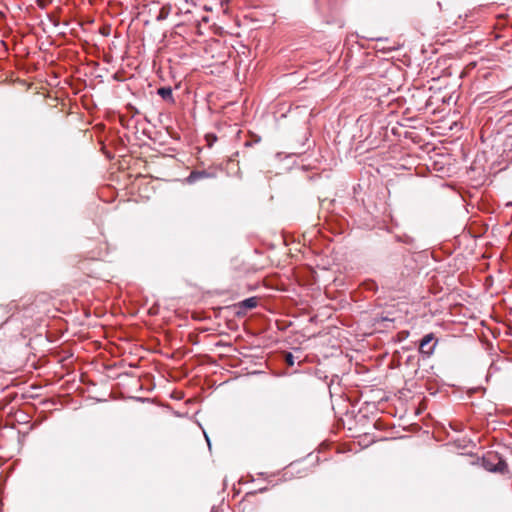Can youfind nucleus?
Returning a JSON list of instances; mask_svg holds the SVG:
<instances>
[{"instance_id": "13", "label": "nucleus", "mask_w": 512, "mask_h": 512, "mask_svg": "<svg viewBox=\"0 0 512 512\" xmlns=\"http://www.w3.org/2000/svg\"><path fill=\"white\" fill-rule=\"evenodd\" d=\"M93 128H95V129H98V128H104V126H103L102 124H97V125H95Z\"/></svg>"}, {"instance_id": "10", "label": "nucleus", "mask_w": 512, "mask_h": 512, "mask_svg": "<svg viewBox=\"0 0 512 512\" xmlns=\"http://www.w3.org/2000/svg\"><path fill=\"white\" fill-rule=\"evenodd\" d=\"M247 131H248L249 135L251 136V138L254 139V142H259L260 139L255 134H253L251 132V130H247Z\"/></svg>"}, {"instance_id": "6", "label": "nucleus", "mask_w": 512, "mask_h": 512, "mask_svg": "<svg viewBox=\"0 0 512 512\" xmlns=\"http://www.w3.org/2000/svg\"><path fill=\"white\" fill-rule=\"evenodd\" d=\"M206 176H207V173L205 171H194L188 177V181L189 182H194L197 179H200V178H203V177H206Z\"/></svg>"}, {"instance_id": "20", "label": "nucleus", "mask_w": 512, "mask_h": 512, "mask_svg": "<svg viewBox=\"0 0 512 512\" xmlns=\"http://www.w3.org/2000/svg\"><path fill=\"white\" fill-rule=\"evenodd\" d=\"M206 437V441L208 442V444L210 445V442H209V438L207 437V435H205Z\"/></svg>"}, {"instance_id": "19", "label": "nucleus", "mask_w": 512, "mask_h": 512, "mask_svg": "<svg viewBox=\"0 0 512 512\" xmlns=\"http://www.w3.org/2000/svg\"><path fill=\"white\" fill-rule=\"evenodd\" d=\"M165 131H166L167 135H170V131H171V130L166 129ZM171 136H173V135L171 134Z\"/></svg>"}, {"instance_id": "9", "label": "nucleus", "mask_w": 512, "mask_h": 512, "mask_svg": "<svg viewBox=\"0 0 512 512\" xmlns=\"http://www.w3.org/2000/svg\"><path fill=\"white\" fill-rule=\"evenodd\" d=\"M206 139L209 142V146H211L212 142L216 141L217 138L213 134H207Z\"/></svg>"}, {"instance_id": "4", "label": "nucleus", "mask_w": 512, "mask_h": 512, "mask_svg": "<svg viewBox=\"0 0 512 512\" xmlns=\"http://www.w3.org/2000/svg\"><path fill=\"white\" fill-rule=\"evenodd\" d=\"M258 304V300L256 297H250V298H247L245 300H243L241 303H240V307L245 309V310H250V309H253L257 306Z\"/></svg>"}, {"instance_id": "12", "label": "nucleus", "mask_w": 512, "mask_h": 512, "mask_svg": "<svg viewBox=\"0 0 512 512\" xmlns=\"http://www.w3.org/2000/svg\"><path fill=\"white\" fill-rule=\"evenodd\" d=\"M391 131H392V133H393L394 135H397V136H400V135H401L400 133H398V132H399V130L393 129V130H391Z\"/></svg>"}, {"instance_id": "5", "label": "nucleus", "mask_w": 512, "mask_h": 512, "mask_svg": "<svg viewBox=\"0 0 512 512\" xmlns=\"http://www.w3.org/2000/svg\"><path fill=\"white\" fill-rule=\"evenodd\" d=\"M171 12V6L170 5H164L160 8L158 15L156 16V20L161 22L168 18L169 14Z\"/></svg>"}, {"instance_id": "18", "label": "nucleus", "mask_w": 512, "mask_h": 512, "mask_svg": "<svg viewBox=\"0 0 512 512\" xmlns=\"http://www.w3.org/2000/svg\"><path fill=\"white\" fill-rule=\"evenodd\" d=\"M371 40H378V41H382L383 39L382 38H370Z\"/></svg>"}, {"instance_id": "14", "label": "nucleus", "mask_w": 512, "mask_h": 512, "mask_svg": "<svg viewBox=\"0 0 512 512\" xmlns=\"http://www.w3.org/2000/svg\"><path fill=\"white\" fill-rule=\"evenodd\" d=\"M456 126H457V122H453V123L450 125V127H449V128H450V129H453V128H455Z\"/></svg>"}, {"instance_id": "21", "label": "nucleus", "mask_w": 512, "mask_h": 512, "mask_svg": "<svg viewBox=\"0 0 512 512\" xmlns=\"http://www.w3.org/2000/svg\"><path fill=\"white\" fill-rule=\"evenodd\" d=\"M211 512H217L215 508H212Z\"/></svg>"}, {"instance_id": "16", "label": "nucleus", "mask_w": 512, "mask_h": 512, "mask_svg": "<svg viewBox=\"0 0 512 512\" xmlns=\"http://www.w3.org/2000/svg\"><path fill=\"white\" fill-rule=\"evenodd\" d=\"M265 491H267V488H266V487H264V488H260V489H259V492H260V493H263V492H265Z\"/></svg>"}, {"instance_id": "2", "label": "nucleus", "mask_w": 512, "mask_h": 512, "mask_svg": "<svg viewBox=\"0 0 512 512\" xmlns=\"http://www.w3.org/2000/svg\"><path fill=\"white\" fill-rule=\"evenodd\" d=\"M433 340H434L433 333L426 334L420 341L419 352L426 357H430L433 354L434 349L437 344V340H435L434 342H433Z\"/></svg>"}, {"instance_id": "1", "label": "nucleus", "mask_w": 512, "mask_h": 512, "mask_svg": "<svg viewBox=\"0 0 512 512\" xmlns=\"http://www.w3.org/2000/svg\"><path fill=\"white\" fill-rule=\"evenodd\" d=\"M483 467L489 472L505 473L508 470V465L502 458L498 457L497 454H489L483 458Z\"/></svg>"}, {"instance_id": "11", "label": "nucleus", "mask_w": 512, "mask_h": 512, "mask_svg": "<svg viewBox=\"0 0 512 512\" xmlns=\"http://www.w3.org/2000/svg\"><path fill=\"white\" fill-rule=\"evenodd\" d=\"M124 137H125L127 143L130 144V142H131L130 135L125 134Z\"/></svg>"}, {"instance_id": "15", "label": "nucleus", "mask_w": 512, "mask_h": 512, "mask_svg": "<svg viewBox=\"0 0 512 512\" xmlns=\"http://www.w3.org/2000/svg\"><path fill=\"white\" fill-rule=\"evenodd\" d=\"M410 134H411L410 132H408V131H405V137H406V138H409V137H411V135H410Z\"/></svg>"}, {"instance_id": "17", "label": "nucleus", "mask_w": 512, "mask_h": 512, "mask_svg": "<svg viewBox=\"0 0 512 512\" xmlns=\"http://www.w3.org/2000/svg\"><path fill=\"white\" fill-rule=\"evenodd\" d=\"M37 4H38V6H40V7H44V5L40 2V0H37Z\"/></svg>"}, {"instance_id": "7", "label": "nucleus", "mask_w": 512, "mask_h": 512, "mask_svg": "<svg viewBox=\"0 0 512 512\" xmlns=\"http://www.w3.org/2000/svg\"><path fill=\"white\" fill-rule=\"evenodd\" d=\"M142 135L147 136L149 139L155 140L156 134H158V130H141Z\"/></svg>"}, {"instance_id": "8", "label": "nucleus", "mask_w": 512, "mask_h": 512, "mask_svg": "<svg viewBox=\"0 0 512 512\" xmlns=\"http://www.w3.org/2000/svg\"><path fill=\"white\" fill-rule=\"evenodd\" d=\"M285 362L289 366H293L294 365L295 359H294V356H293L292 353H290V352L286 353V355H285Z\"/></svg>"}, {"instance_id": "3", "label": "nucleus", "mask_w": 512, "mask_h": 512, "mask_svg": "<svg viewBox=\"0 0 512 512\" xmlns=\"http://www.w3.org/2000/svg\"><path fill=\"white\" fill-rule=\"evenodd\" d=\"M157 94L167 103H174L173 91L170 86H162L157 89Z\"/></svg>"}]
</instances>
